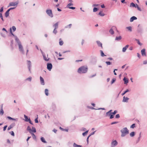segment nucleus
<instances>
[{
  "instance_id": "nucleus-3",
  "label": "nucleus",
  "mask_w": 147,
  "mask_h": 147,
  "mask_svg": "<svg viewBox=\"0 0 147 147\" xmlns=\"http://www.w3.org/2000/svg\"><path fill=\"white\" fill-rule=\"evenodd\" d=\"M121 132V137H124L129 133V131L126 127H124L120 131Z\"/></svg>"
},
{
  "instance_id": "nucleus-56",
  "label": "nucleus",
  "mask_w": 147,
  "mask_h": 147,
  "mask_svg": "<svg viewBox=\"0 0 147 147\" xmlns=\"http://www.w3.org/2000/svg\"><path fill=\"white\" fill-rule=\"evenodd\" d=\"M96 132V131L92 132L91 134L89 135L90 137L92 135H93L94 134L95 132Z\"/></svg>"
},
{
  "instance_id": "nucleus-61",
  "label": "nucleus",
  "mask_w": 147,
  "mask_h": 147,
  "mask_svg": "<svg viewBox=\"0 0 147 147\" xmlns=\"http://www.w3.org/2000/svg\"><path fill=\"white\" fill-rule=\"evenodd\" d=\"M96 74H95L94 75L90 76L89 77L90 78H91L95 76H96Z\"/></svg>"
},
{
  "instance_id": "nucleus-53",
  "label": "nucleus",
  "mask_w": 147,
  "mask_h": 147,
  "mask_svg": "<svg viewBox=\"0 0 147 147\" xmlns=\"http://www.w3.org/2000/svg\"><path fill=\"white\" fill-rule=\"evenodd\" d=\"M12 28L13 31H15L16 30V28L15 26H13Z\"/></svg>"
},
{
  "instance_id": "nucleus-42",
  "label": "nucleus",
  "mask_w": 147,
  "mask_h": 147,
  "mask_svg": "<svg viewBox=\"0 0 147 147\" xmlns=\"http://www.w3.org/2000/svg\"><path fill=\"white\" fill-rule=\"evenodd\" d=\"M0 17L1 18V19L2 20V21H4V20L3 18V16L2 13H0Z\"/></svg>"
},
{
  "instance_id": "nucleus-62",
  "label": "nucleus",
  "mask_w": 147,
  "mask_h": 147,
  "mask_svg": "<svg viewBox=\"0 0 147 147\" xmlns=\"http://www.w3.org/2000/svg\"><path fill=\"white\" fill-rule=\"evenodd\" d=\"M38 118H36L35 119V121L36 123H38Z\"/></svg>"
},
{
  "instance_id": "nucleus-55",
  "label": "nucleus",
  "mask_w": 147,
  "mask_h": 147,
  "mask_svg": "<svg viewBox=\"0 0 147 147\" xmlns=\"http://www.w3.org/2000/svg\"><path fill=\"white\" fill-rule=\"evenodd\" d=\"M117 112V110H115V111H114V112L111 113L112 114H113V115H114Z\"/></svg>"
},
{
  "instance_id": "nucleus-26",
  "label": "nucleus",
  "mask_w": 147,
  "mask_h": 147,
  "mask_svg": "<svg viewBox=\"0 0 147 147\" xmlns=\"http://www.w3.org/2000/svg\"><path fill=\"white\" fill-rule=\"evenodd\" d=\"M30 134L32 135L33 138L34 140L36 139V136H35V134L33 133H32V132L30 133Z\"/></svg>"
},
{
  "instance_id": "nucleus-49",
  "label": "nucleus",
  "mask_w": 147,
  "mask_h": 147,
  "mask_svg": "<svg viewBox=\"0 0 147 147\" xmlns=\"http://www.w3.org/2000/svg\"><path fill=\"white\" fill-rule=\"evenodd\" d=\"M111 114V113H110L109 114V115H110V119H112L114 117L113 115Z\"/></svg>"
},
{
  "instance_id": "nucleus-17",
  "label": "nucleus",
  "mask_w": 147,
  "mask_h": 147,
  "mask_svg": "<svg viewBox=\"0 0 147 147\" xmlns=\"http://www.w3.org/2000/svg\"><path fill=\"white\" fill-rule=\"evenodd\" d=\"M40 81L41 84L42 85H44L45 83H44V79L41 76L40 77Z\"/></svg>"
},
{
  "instance_id": "nucleus-50",
  "label": "nucleus",
  "mask_w": 147,
  "mask_h": 147,
  "mask_svg": "<svg viewBox=\"0 0 147 147\" xmlns=\"http://www.w3.org/2000/svg\"><path fill=\"white\" fill-rule=\"evenodd\" d=\"M10 32L11 33V34L13 35V36H14L15 37V36H15L12 32V30H11V28H10Z\"/></svg>"
},
{
  "instance_id": "nucleus-18",
  "label": "nucleus",
  "mask_w": 147,
  "mask_h": 147,
  "mask_svg": "<svg viewBox=\"0 0 147 147\" xmlns=\"http://www.w3.org/2000/svg\"><path fill=\"white\" fill-rule=\"evenodd\" d=\"M129 45H126L125 47H123L122 49V51L123 52H125L126 51L127 49L129 47Z\"/></svg>"
},
{
  "instance_id": "nucleus-6",
  "label": "nucleus",
  "mask_w": 147,
  "mask_h": 147,
  "mask_svg": "<svg viewBox=\"0 0 147 147\" xmlns=\"http://www.w3.org/2000/svg\"><path fill=\"white\" fill-rule=\"evenodd\" d=\"M19 3V1H17L16 2H11L9 4V6H15V7H16Z\"/></svg>"
},
{
  "instance_id": "nucleus-39",
  "label": "nucleus",
  "mask_w": 147,
  "mask_h": 147,
  "mask_svg": "<svg viewBox=\"0 0 147 147\" xmlns=\"http://www.w3.org/2000/svg\"><path fill=\"white\" fill-rule=\"evenodd\" d=\"M88 130H87L85 132H84L82 133V135L83 136H85L88 133Z\"/></svg>"
},
{
  "instance_id": "nucleus-13",
  "label": "nucleus",
  "mask_w": 147,
  "mask_h": 147,
  "mask_svg": "<svg viewBox=\"0 0 147 147\" xmlns=\"http://www.w3.org/2000/svg\"><path fill=\"white\" fill-rule=\"evenodd\" d=\"M42 55L43 57V59L45 61H49L50 59L49 58L48 59H47L44 53H42Z\"/></svg>"
},
{
  "instance_id": "nucleus-48",
  "label": "nucleus",
  "mask_w": 147,
  "mask_h": 147,
  "mask_svg": "<svg viewBox=\"0 0 147 147\" xmlns=\"http://www.w3.org/2000/svg\"><path fill=\"white\" fill-rule=\"evenodd\" d=\"M105 63L107 65H109L111 64V62L110 61H106Z\"/></svg>"
},
{
  "instance_id": "nucleus-7",
  "label": "nucleus",
  "mask_w": 147,
  "mask_h": 147,
  "mask_svg": "<svg viewBox=\"0 0 147 147\" xmlns=\"http://www.w3.org/2000/svg\"><path fill=\"white\" fill-rule=\"evenodd\" d=\"M117 30L116 27L115 26H113L112 27L111 29L109 30V32L111 34H114V30Z\"/></svg>"
},
{
  "instance_id": "nucleus-19",
  "label": "nucleus",
  "mask_w": 147,
  "mask_h": 147,
  "mask_svg": "<svg viewBox=\"0 0 147 147\" xmlns=\"http://www.w3.org/2000/svg\"><path fill=\"white\" fill-rule=\"evenodd\" d=\"M137 19V18L136 17L133 16L130 18V22H132L134 20H136Z\"/></svg>"
},
{
  "instance_id": "nucleus-12",
  "label": "nucleus",
  "mask_w": 147,
  "mask_h": 147,
  "mask_svg": "<svg viewBox=\"0 0 147 147\" xmlns=\"http://www.w3.org/2000/svg\"><path fill=\"white\" fill-rule=\"evenodd\" d=\"M59 22H57L53 25V27L54 29H57L58 27Z\"/></svg>"
},
{
  "instance_id": "nucleus-1",
  "label": "nucleus",
  "mask_w": 147,
  "mask_h": 147,
  "mask_svg": "<svg viewBox=\"0 0 147 147\" xmlns=\"http://www.w3.org/2000/svg\"><path fill=\"white\" fill-rule=\"evenodd\" d=\"M15 40L16 42L18 44L19 47V51L22 53L24 54V53L23 47L22 45V44L19 39L17 36H15Z\"/></svg>"
},
{
  "instance_id": "nucleus-47",
  "label": "nucleus",
  "mask_w": 147,
  "mask_h": 147,
  "mask_svg": "<svg viewBox=\"0 0 147 147\" xmlns=\"http://www.w3.org/2000/svg\"><path fill=\"white\" fill-rule=\"evenodd\" d=\"M32 132L35 133L36 132V129L34 127H32Z\"/></svg>"
},
{
  "instance_id": "nucleus-22",
  "label": "nucleus",
  "mask_w": 147,
  "mask_h": 147,
  "mask_svg": "<svg viewBox=\"0 0 147 147\" xmlns=\"http://www.w3.org/2000/svg\"><path fill=\"white\" fill-rule=\"evenodd\" d=\"M121 36L116 37L115 40L117 41H119L121 39Z\"/></svg>"
},
{
  "instance_id": "nucleus-38",
  "label": "nucleus",
  "mask_w": 147,
  "mask_h": 147,
  "mask_svg": "<svg viewBox=\"0 0 147 147\" xmlns=\"http://www.w3.org/2000/svg\"><path fill=\"white\" fill-rule=\"evenodd\" d=\"M32 77H31L30 76L29 77H28V78H26V80H28L29 81L31 82L32 80Z\"/></svg>"
},
{
  "instance_id": "nucleus-10",
  "label": "nucleus",
  "mask_w": 147,
  "mask_h": 147,
  "mask_svg": "<svg viewBox=\"0 0 147 147\" xmlns=\"http://www.w3.org/2000/svg\"><path fill=\"white\" fill-rule=\"evenodd\" d=\"M27 61L28 62V68L30 72H31L30 68L31 67V62L30 61H28V60Z\"/></svg>"
},
{
  "instance_id": "nucleus-37",
  "label": "nucleus",
  "mask_w": 147,
  "mask_h": 147,
  "mask_svg": "<svg viewBox=\"0 0 147 147\" xmlns=\"http://www.w3.org/2000/svg\"><path fill=\"white\" fill-rule=\"evenodd\" d=\"M60 129L63 131H68V129H64L62 128L61 127H59Z\"/></svg>"
},
{
  "instance_id": "nucleus-31",
  "label": "nucleus",
  "mask_w": 147,
  "mask_h": 147,
  "mask_svg": "<svg viewBox=\"0 0 147 147\" xmlns=\"http://www.w3.org/2000/svg\"><path fill=\"white\" fill-rule=\"evenodd\" d=\"M2 107H3V106L2 105V107H1V111H0V115H2L4 113V111L2 109Z\"/></svg>"
},
{
  "instance_id": "nucleus-40",
  "label": "nucleus",
  "mask_w": 147,
  "mask_h": 147,
  "mask_svg": "<svg viewBox=\"0 0 147 147\" xmlns=\"http://www.w3.org/2000/svg\"><path fill=\"white\" fill-rule=\"evenodd\" d=\"M126 28L128 29L131 32L132 31V28L131 26H129L126 27Z\"/></svg>"
},
{
  "instance_id": "nucleus-15",
  "label": "nucleus",
  "mask_w": 147,
  "mask_h": 147,
  "mask_svg": "<svg viewBox=\"0 0 147 147\" xmlns=\"http://www.w3.org/2000/svg\"><path fill=\"white\" fill-rule=\"evenodd\" d=\"M15 125V123H13L10 125L7 128V130H9L12 128H13V127H14Z\"/></svg>"
},
{
  "instance_id": "nucleus-30",
  "label": "nucleus",
  "mask_w": 147,
  "mask_h": 147,
  "mask_svg": "<svg viewBox=\"0 0 147 147\" xmlns=\"http://www.w3.org/2000/svg\"><path fill=\"white\" fill-rule=\"evenodd\" d=\"M42 142L43 143H46V141L45 139L43 137H41L40 138Z\"/></svg>"
},
{
  "instance_id": "nucleus-33",
  "label": "nucleus",
  "mask_w": 147,
  "mask_h": 147,
  "mask_svg": "<svg viewBox=\"0 0 147 147\" xmlns=\"http://www.w3.org/2000/svg\"><path fill=\"white\" fill-rule=\"evenodd\" d=\"M135 40L137 42V43L140 46H141L142 45V44L140 42L139 39H135Z\"/></svg>"
},
{
  "instance_id": "nucleus-9",
  "label": "nucleus",
  "mask_w": 147,
  "mask_h": 147,
  "mask_svg": "<svg viewBox=\"0 0 147 147\" xmlns=\"http://www.w3.org/2000/svg\"><path fill=\"white\" fill-rule=\"evenodd\" d=\"M47 69L50 71L52 68V65L51 63H48L47 64Z\"/></svg>"
},
{
  "instance_id": "nucleus-51",
  "label": "nucleus",
  "mask_w": 147,
  "mask_h": 147,
  "mask_svg": "<svg viewBox=\"0 0 147 147\" xmlns=\"http://www.w3.org/2000/svg\"><path fill=\"white\" fill-rule=\"evenodd\" d=\"M135 126H135V124H134V123L133 124L130 126V128H134L135 127Z\"/></svg>"
},
{
  "instance_id": "nucleus-36",
  "label": "nucleus",
  "mask_w": 147,
  "mask_h": 147,
  "mask_svg": "<svg viewBox=\"0 0 147 147\" xmlns=\"http://www.w3.org/2000/svg\"><path fill=\"white\" fill-rule=\"evenodd\" d=\"M100 51L101 53V56L102 57H103L105 56H106V55L104 54V53H103V51L102 50H100Z\"/></svg>"
},
{
  "instance_id": "nucleus-57",
  "label": "nucleus",
  "mask_w": 147,
  "mask_h": 147,
  "mask_svg": "<svg viewBox=\"0 0 147 147\" xmlns=\"http://www.w3.org/2000/svg\"><path fill=\"white\" fill-rule=\"evenodd\" d=\"M119 117H120V115L119 114H117L115 116V118H119Z\"/></svg>"
},
{
  "instance_id": "nucleus-16",
  "label": "nucleus",
  "mask_w": 147,
  "mask_h": 147,
  "mask_svg": "<svg viewBox=\"0 0 147 147\" xmlns=\"http://www.w3.org/2000/svg\"><path fill=\"white\" fill-rule=\"evenodd\" d=\"M96 42L98 47H101L102 48V44L99 41H96Z\"/></svg>"
},
{
  "instance_id": "nucleus-60",
  "label": "nucleus",
  "mask_w": 147,
  "mask_h": 147,
  "mask_svg": "<svg viewBox=\"0 0 147 147\" xmlns=\"http://www.w3.org/2000/svg\"><path fill=\"white\" fill-rule=\"evenodd\" d=\"M118 122H117V121L113 122L111 123V124L113 125V124H116V123H117Z\"/></svg>"
},
{
  "instance_id": "nucleus-34",
  "label": "nucleus",
  "mask_w": 147,
  "mask_h": 147,
  "mask_svg": "<svg viewBox=\"0 0 147 147\" xmlns=\"http://www.w3.org/2000/svg\"><path fill=\"white\" fill-rule=\"evenodd\" d=\"M73 4L71 3H70L67 4V8H69V7H70V6H73Z\"/></svg>"
},
{
  "instance_id": "nucleus-28",
  "label": "nucleus",
  "mask_w": 147,
  "mask_h": 147,
  "mask_svg": "<svg viewBox=\"0 0 147 147\" xmlns=\"http://www.w3.org/2000/svg\"><path fill=\"white\" fill-rule=\"evenodd\" d=\"M102 11H100L98 13V15H100L101 16H105V14L104 13H102Z\"/></svg>"
},
{
  "instance_id": "nucleus-20",
  "label": "nucleus",
  "mask_w": 147,
  "mask_h": 147,
  "mask_svg": "<svg viewBox=\"0 0 147 147\" xmlns=\"http://www.w3.org/2000/svg\"><path fill=\"white\" fill-rule=\"evenodd\" d=\"M24 117L25 118V121L26 122H28L29 120H30V118H28V117L26 116V115H24Z\"/></svg>"
},
{
  "instance_id": "nucleus-54",
  "label": "nucleus",
  "mask_w": 147,
  "mask_h": 147,
  "mask_svg": "<svg viewBox=\"0 0 147 147\" xmlns=\"http://www.w3.org/2000/svg\"><path fill=\"white\" fill-rule=\"evenodd\" d=\"M10 133L11 134V135L13 136H14V132H13V131H11Z\"/></svg>"
},
{
  "instance_id": "nucleus-24",
  "label": "nucleus",
  "mask_w": 147,
  "mask_h": 147,
  "mask_svg": "<svg viewBox=\"0 0 147 147\" xmlns=\"http://www.w3.org/2000/svg\"><path fill=\"white\" fill-rule=\"evenodd\" d=\"M130 7H135L136 8V4L135 5L133 3H132V2L131 3H130Z\"/></svg>"
},
{
  "instance_id": "nucleus-23",
  "label": "nucleus",
  "mask_w": 147,
  "mask_h": 147,
  "mask_svg": "<svg viewBox=\"0 0 147 147\" xmlns=\"http://www.w3.org/2000/svg\"><path fill=\"white\" fill-rule=\"evenodd\" d=\"M27 130H28L30 133L32 132V130L30 128L29 126H28L27 127Z\"/></svg>"
},
{
  "instance_id": "nucleus-21",
  "label": "nucleus",
  "mask_w": 147,
  "mask_h": 147,
  "mask_svg": "<svg viewBox=\"0 0 147 147\" xmlns=\"http://www.w3.org/2000/svg\"><path fill=\"white\" fill-rule=\"evenodd\" d=\"M123 80L124 82V84H126L128 82V80L125 77H124L123 78Z\"/></svg>"
},
{
  "instance_id": "nucleus-63",
  "label": "nucleus",
  "mask_w": 147,
  "mask_h": 147,
  "mask_svg": "<svg viewBox=\"0 0 147 147\" xmlns=\"http://www.w3.org/2000/svg\"><path fill=\"white\" fill-rule=\"evenodd\" d=\"M143 64H147V60H145L143 61Z\"/></svg>"
},
{
  "instance_id": "nucleus-59",
  "label": "nucleus",
  "mask_w": 147,
  "mask_h": 147,
  "mask_svg": "<svg viewBox=\"0 0 147 147\" xmlns=\"http://www.w3.org/2000/svg\"><path fill=\"white\" fill-rule=\"evenodd\" d=\"M99 5V4H94L93 5V7H98Z\"/></svg>"
},
{
  "instance_id": "nucleus-32",
  "label": "nucleus",
  "mask_w": 147,
  "mask_h": 147,
  "mask_svg": "<svg viewBox=\"0 0 147 147\" xmlns=\"http://www.w3.org/2000/svg\"><path fill=\"white\" fill-rule=\"evenodd\" d=\"M72 26V24H69L68 25H67L65 27V28H71V26Z\"/></svg>"
},
{
  "instance_id": "nucleus-2",
  "label": "nucleus",
  "mask_w": 147,
  "mask_h": 147,
  "mask_svg": "<svg viewBox=\"0 0 147 147\" xmlns=\"http://www.w3.org/2000/svg\"><path fill=\"white\" fill-rule=\"evenodd\" d=\"M88 69L87 66H82L78 69V72L79 74L85 73L87 72Z\"/></svg>"
},
{
  "instance_id": "nucleus-58",
  "label": "nucleus",
  "mask_w": 147,
  "mask_h": 147,
  "mask_svg": "<svg viewBox=\"0 0 147 147\" xmlns=\"http://www.w3.org/2000/svg\"><path fill=\"white\" fill-rule=\"evenodd\" d=\"M7 127V125H5L4 127H3V131H5L6 129V128Z\"/></svg>"
},
{
  "instance_id": "nucleus-46",
  "label": "nucleus",
  "mask_w": 147,
  "mask_h": 147,
  "mask_svg": "<svg viewBox=\"0 0 147 147\" xmlns=\"http://www.w3.org/2000/svg\"><path fill=\"white\" fill-rule=\"evenodd\" d=\"M116 81V79L115 78H113L111 82V84H113Z\"/></svg>"
},
{
  "instance_id": "nucleus-27",
  "label": "nucleus",
  "mask_w": 147,
  "mask_h": 147,
  "mask_svg": "<svg viewBox=\"0 0 147 147\" xmlns=\"http://www.w3.org/2000/svg\"><path fill=\"white\" fill-rule=\"evenodd\" d=\"M49 91L48 89H46L45 90V94L46 96H48L49 95Z\"/></svg>"
},
{
  "instance_id": "nucleus-44",
  "label": "nucleus",
  "mask_w": 147,
  "mask_h": 147,
  "mask_svg": "<svg viewBox=\"0 0 147 147\" xmlns=\"http://www.w3.org/2000/svg\"><path fill=\"white\" fill-rule=\"evenodd\" d=\"M129 92V90L128 89H127L126 91H125L122 94V96L124 95L125 93L127 92Z\"/></svg>"
},
{
  "instance_id": "nucleus-45",
  "label": "nucleus",
  "mask_w": 147,
  "mask_h": 147,
  "mask_svg": "<svg viewBox=\"0 0 147 147\" xmlns=\"http://www.w3.org/2000/svg\"><path fill=\"white\" fill-rule=\"evenodd\" d=\"M98 10V9L97 7H94L93 9L94 12H96Z\"/></svg>"
},
{
  "instance_id": "nucleus-52",
  "label": "nucleus",
  "mask_w": 147,
  "mask_h": 147,
  "mask_svg": "<svg viewBox=\"0 0 147 147\" xmlns=\"http://www.w3.org/2000/svg\"><path fill=\"white\" fill-rule=\"evenodd\" d=\"M141 132L140 133V135H139V138H138V140H137V142L138 143V142L140 141V138H141Z\"/></svg>"
},
{
  "instance_id": "nucleus-35",
  "label": "nucleus",
  "mask_w": 147,
  "mask_h": 147,
  "mask_svg": "<svg viewBox=\"0 0 147 147\" xmlns=\"http://www.w3.org/2000/svg\"><path fill=\"white\" fill-rule=\"evenodd\" d=\"M9 12L6 11L5 13V16L6 18L9 15Z\"/></svg>"
},
{
  "instance_id": "nucleus-43",
  "label": "nucleus",
  "mask_w": 147,
  "mask_h": 147,
  "mask_svg": "<svg viewBox=\"0 0 147 147\" xmlns=\"http://www.w3.org/2000/svg\"><path fill=\"white\" fill-rule=\"evenodd\" d=\"M53 33L55 34H56L57 33V29H54L53 31Z\"/></svg>"
},
{
  "instance_id": "nucleus-25",
  "label": "nucleus",
  "mask_w": 147,
  "mask_h": 147,
  "mask_svg": "<svg viewBox=\"0 0 147 147\" xmlns=\"http://www.w3.org/2000/svg\"><path fill=\"white\" fill-rule=\"evenodd\" d=\"M59 43L60 46L62 45L63 44V42L62 40H61V38L59 39Z\"/></svg>"
},
{
  "instance_id": "nucleus-8",
  "label": "nucleus",
  "mask_w": 147,
  "mask_h": 147,
  "mask_svg": "<svg viewBox=\"0 0 147 147\" xmlns=\"http://www.w3.org/2000/svg\"><path fill=\"white\" fill-rule=\"evenodd\" d=\"M118 144V142L116 140H113L111 143V147H115Z\"/></svg>"
},
{
  "instance_id": "nucleus-29",
  "label": "nucleus",
  "mask_w": 147,
  "mask_h": 147,
  "mask_svg": "<svg viewBox=\"0 0 147 147\" xmlns=\"http://www.w3.org/2000/svg\"><path fill=\"white\" fill-rule=\"evenodd\" d=\"M129 135L131 137H133L135 136V133L134 131L132 132Z\"/></svg>"
},
{
  "instance_id": "nucleus-14",
  "label": "nucleus",
  "mask_w": 147,
  "mask_h": 147,
  "mask_svg": "<svg viewBox=\"0 0 147 147\" xmlns=\"http://www.w3.org/2000/svg\"><path fill=\"white\" fill-rule=\"evenodd\" d=\"M141 53L142 56H146V53L145 52V49H144L141 50Z\"/></svg>"
},
{
  "instance_id": "nucleus-4",
  "label": "nucleus",
  "mask_w": 147,
  "mask_h": 147,
  "mask_svg": "<svg viewBox=\"0 0 147 147\" xmlns=\"http://www.w3.org/2000/svg\"><path fill=\"white\" fill-rule=\"evenodd\" d=\"M143 29L142 26L139 24L138 25V28L137 29V32L138 33L142 34L143 32Z\"/></svg>"
},
{
  "instance_id": "nucleus-11",
  "label": "nucleus",
  "mask_w": 147,
  "mask_h": 147,
  "mask_svg": "<svg viewBox=\"0 0 147 147\" xmlns=\"http://www.w3.org/2000/svg\"><path fill=\"white\" fill-rule=\"evenodd\" d=\"M129 100V98H127V97H125L124 96L123 97V100H122V102H128V100Z\"/></svg>"
},
{
  "instance_id": "nucleus-5",
  "label": "nucleus",
  "mask_w": 147,
  "mask_h": 147,
  "mask_svg": "<svg viewBox=\"0 0 147 147\" xmlns=\"http://www.w3.org/2000/svg\"><path fill=\"white\" fill-rule=\"evenodd\" d=\"M46 12L48 15L51 18H53V14L52 10L50 9H47L46 10Z\"/></svg>"
},
{
  "instance_id": "nucleus-64",
  "label": "nucleus",
  "mask_w": 147,
  "mask_h": 147,
  "mask_svg": "<svg viewBox=\"0 0 147 147\" xmlns=\"http://www.w3.org/2000/svg\"><path fill=\"white\" fill-rule=\"evenodd\" d=\"M137 56L139 58H140V56L139 53H137Z\"/></svg>"
},
{
  "instance_id": "nucleus-41",
  "label": "nucleus",
  "mask_w": 147,
  "mask_h": 147,
  "mask_svg": "<svg viewBox=\"0 0 147 147\" xmlns=\"http://www.w3.org/2000/svg\"><path fill=\"white\" fill-rule=\"evenodd\" d=\"M136 7L137 8V9L140 11H141L142 10L141 8L139 7L138 5L136 4Z\"/></svg>"
}]
</instances>
